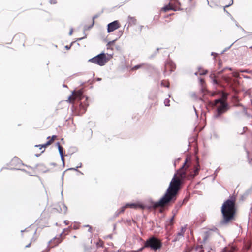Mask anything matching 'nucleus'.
<instances>
[{
  "label": "nucleus",
  "instance_id": "obj_1",
  "mask_svg": "<svg viewBox=\"0 0 252 252\" xmlns=\"http://www.w3.org/2000/svg\"><path fill=\"white\" fill-rule=\"evenodd\" d=\"M189 165L187 163L186 160L174 174L164 195L158 201L154 203V208L163 207L170 201L175 200L183 181L186 178H193L198 174L200 170L198 159H197L196 164L194 165L192 169H189Z\"/></svg>",
  "mask_w": 252,
  "mask_h": 252
},
{
  "label": "nucleus",
  "instance_id": "obj_2",
  "mask_svg": "<svg viewBox=\"0 0 252 252\" xmlns=\"http://www.w3.org/2000/svg\"><path fill=\"white\" fill-rule=\"evenodd\" d=\"M221 212L223 219L220 221L221 225L227 224L232 220L235 213V201L231 199L227 200L222 205Z\"/></svg>",
  "mask_w": 252,
  "mask_h": 252
},
{
  "label": "nucleus",
  "instance_id": "obj_3",
  "mask_svg": "<svg viewBox=\"0 0 252 252\" xmlns=\"http://www.w3.org/2000/svg\"><path fill=\"white\" fill-rule=\"evenodd\" d=\"M218 104H220V105L217 107V114L214 116L215 118H218L229 109L228 104L221 98H219L214 101V105L216 106Z\"/></svg>",
  "mask_w": 252,
  "mask_h": 252
},
{
  "label": "nucleus",
  "instance_id": "obj_4",
  "mask_svg": "<svg viewBox=\"0 0 252 252\" xmlns=\"http://www.w3.org/2000/svg\"><path fill=\"white\" fill-rule=\"evenodd\" d=\"M162 243L157 238L152 236L147 239L144 244V247L151 248L152 250L156 251L161 248Z\"/></svg>",
  "mask_w": 252,
  "mask_h": 252
},
{
  "label": "nucleus",
  "instance_id": "obj_5",
  "mask_svg": "<svg viewBox=\"0 0 252 252\" xmlns=\"http://www.w3.org/2000/svg\"><path fill=\"white\" fill-rule=\"evenodd\" d=\"M109 59L107 58L106 55L104 53H101L97 56L89 60V62L93 63L99 65V66H103L108 61Z\"/></svg>",
  "mask_w": 252,
  "mask_h": 252
},
{
  "label": "nucleus",
  "instance_id": "obj_6",
  "mask_svg": "<svg viewBox=\"0 0 252 252\" xmlns=\"http://www.w3.org/2000/svg\"><path fill=\"white\" fill-rule=\"evenodd\" d=\"M176 68L175 63L171 61H168L165 65L164 74L165 76L169 75Z\"/></svg>",
  "mask_w": 252,
  "mask_h": 252
},
{
  "label": "nucleus",
  "instance_id": "obj_7",
  "mask_svg": "<svg viewBox=\"0 0 252 252\" xmlns=\"http://www.w3.org/2000/svg\"><path fill=\"white\" fill-rule=\"evenodd\" d=\"M84 98H85V101L87 100L88 98L85 97L83 96L82 91L81 90H78L77 91H74L72 92V96H70L68 97V101L70 102L72 98L78 99L79 100H82Z\"/></svg>",
  "mask_w": 252,
  "mask_h": 252
},
{
  "label": "nucleus",
  "instance_id": "obj_8",
  "mask_svg": "<svg viewBox=\"0 0 252 252\" xmlns=\"http://www.w3.org/2000/svg\"><path fill=\"white\" fill-rule=\"evenodd\" d=\"M120 27L119 23L118 21H114L107 25V32L110 33L114 30L118 29Z\"/></svg>",
  "mask_w": 252,
  "mask_h": 252
},
{
  "label": "nucleus",
  "instance_id": "obj_9",
  "mask_svg": "<svg viewBox=\"0 0 252 252\" xmlns=\"http://www.w3.org/2000/svg\"><path fill=\"white\" fill-rule=\"evenodd\" d=\"M88 105L89 104L87 103V102H84L83 103L82 102H80L79 103V108L77 109L78 115H81L84 114L85 112Z\"/></svg>",
  "mask_w": 252,
  "mask_h": 252
},
{
  "label": "nucleus",
  "instance_id": "obj_10",
  "mask_svg": "<svg viewBox=\"0 0 252 252\" xmlns=\"http://www.w3.org/2000/svg\"><path fill=\"white\" fill-rule=\"evenodd\" d=\"M176 5H174L172 3H169L168 5H166L165 6H164L162 8V10L164 12H167L169 10H173L176 11L181 10L180 8H176Z\"/></svg>",
  "mask_w": 252,
  "mask_h": 252
},
{
  "label": "nucleus",
  "instance_id": "obj_11",
  "mask_svg": "<svg viewBox=\"0 0 252 252\" xmlns=\"http://www.w3.org/2000/svg\"><path fill=\"white\" fill-rule=\"evenodd\" d=\"M61 236H62V234H60V235L59 236V237H58V238H57V237L54 238L52 240H50L48 242L49 244L51 243V244L53 245L52 246V247H53L54 246H57L59 244H60L62 242V239L61 238Z\"/></svg>",
  "mask_w": 252,
  "mask_h": 252
},
{
  "label": "nucleus",
  "instance_id": "obj_12",
  "mask_svg": "<svg viewBox=\"0 0 252 252\" xmlns=\"http://www.w3.org/2000/svg\"><path fill=\"white\" fill-rule=\"evenodd\" d=\"M210 77L212 79V82L213 85H219L221 87H223V85H222L220 82H219L216 79V76L214 73H212L210 75Z\"/></svg>",
  "mask_w": 252,
  "mask_h": 252
},
{
  "label": "nucleus",
  "instance_id": "obj_13",
  "mask_svg": "<svg viewBox=\"0 0 252 252\" xmlns=\"http://www.w3.org/2000/svg\"><path fill=\"white\" fill-rule=\"evenodd\" d=\"M127 22L128 23V26H132L135 25L136 23V19L134 17H131L130 16H128Z\"/></svg>",
  "mask_w": 252,
  "mask_h": 252
},
{
  "label": "nucleus",
  "instance_id": "obj_14",
  "mask_svg": "<svg viewBox=\"0 0 252 252\" xmlns=\"http://www.w3.org/2000/svg\"><path fill=\"white\" fill-rule=\"evenodd\" d=\"M127 208L137 209L138 208H142V206L136 203H127L126 204Z\"/></svg>",
  "mask_w": 252,
  "mask_h": 252
},
{
  "label": "nucleus",
  "instance_id": "obj_15",
  "mask_svg": "<svg viewBox=\"0 0 252 252\" xmlns=\"http://www.w3.org/2000/svg\"><path fill=\"white\" fill-rule=\"evenodd\" d=\"M21 162L20 160L17 157H14L11 160V165H14L16 164L20 163Z\"/></svg>",
  "mask_w": 252,
  "mask_h": 252
},
{
  "label": "nucleus",
  "instance_id": "obj_16",
  "mask_svg": "<svg viewBox=\"0 0 252 252\" xmlns=\"http://www.w3.org/2000/svg\"><path fill=\"white\" fill-rule=\"evenodd\" d=\"M145 65H146V63H142L140 64L135 65L131 68V70H137L138 69L142 68L143 66H145Z\"/></svg>",
  "mask_w": 252,
  "mask_h": 252
},
{
  "label": "nucleus",
  "instance_id": "obj_17",
  "mask_svg": "<svg viewBox=\"0 0 252 252\" xmlns=\"http://www.w3.org/2000/svg\"><path fill=\"white\" fill-rule=\"evenodd\" d=\"M183 237V236H182V234H181L179 232H178L177 234V235L175 236V237L174 238V239L172 240L173 242H176V241H178L180 240V239L181 238Z\"/></svg>",
  "mask_w": 252,
  "mask_h": 252
},
{
  "label": "nucleus",
  "instance_id": "obj_18",
  "mask_svg": "<svg viewBox=\"0 0 252 252\" xmlns=\"http://www.w3.org/2000/svg\"><path fill=\"white\" fill-rule=\"evenodd\" d=\"M57 145L58 146V150H59V152L60 155H63V148L60 145V143L59 142H58L57 143Z\"/></svg>",
  "mask_w": 252,
  "mask_h": 252
},
{
  "label": "nucleus",
  "instance_id": "obj_19",
  "mask_svg": "<svg viewBox=\"0 0 252 252\" xmlns=\"http://www.w3.org/2000/svg\"><path fill=\"white\" fill-rule=\"evenodd\" d=\"M222 79L228 84L230 83L231 81V78L228 76H223L222 77Z\"/></svg>",
  "mask_w": 252,
  "mask_h": 252
},
{
  "label": "nucleus",
  "instance_id": "obj_20",
  "mask_svg": "<svg viewBox=\"0 0 252 252\" xmlns=\"http://www.w3.org/2000/svg\"><path fill=\"white\" fill-rule=\"evenodd\" d=\"M174 220V216H173L171 219L166 221V224L168 225H172L173 224Z\"/></svg>",
  "mask_w": 252,
  "mask_h": 252
},
{
  "label": "nucleus",
  "instance_id": "obj_21",
  "mask_svg": "<svg viewBox=\"0 0 252 252\" xmlns=\"http://www.w3.org/2000/svg\"><path fill=\"white\" fill-rule=\"evenodd\" d=\"M171 2L170 3H172L174 5H176V8H180L179 6L180 5V3L179 2L178 0H171Z\"/></svg>",
  "mask_w": 252,
  "mask_h": 252
},
{
  "label": "nucleus",
  "instance_id": "obj_22",
  "mask_svg": "<svg viewBox=\"0 0 252 252\" xmlns=\"http://www.w3.org/2000/svg\"><path fill=\"white\" fill-rule=\"evenodd\" d=\"M62 206H63V209L60 208V212H63L64 213H66L67 212V207L64 204H62Z\"/></svg>",
  "mask_w": 252,
  "mask_h": 252
},
{
  "label": "nucleus",
  "instance_id": "obj_23",
  "mask_svg": "<svg viewBox=\"0 0 252 252\" xmlns=\"http://www.w3.org/2000/svg\"><path fill=\"white\" fill-rule=\"evenodd\" d=\"M127 206H126V204L125 206H123L122 208H121L120 209H119V210L120 211L119 212H118V214H120L121 213H123V212H124L126 208H127Z\"/></svg>",
  "mask_w": 252,
  "mask_h": 252
},
{
  "label": "nucleus",
  "instance_id": "obj_24",
  "mask_svg": "<svg viewBox=\"0 0 252 252\" xmlns=\"http://www.w3.org/2000/svg\"><path fill=\"white\" fill-rule=\"evenodd\" d=\"M127 206H126V204L125 206H123L122 208H121L120 209H119V210L120 211L119 212H118V214H120L121 213H123V212H124L126 208H127Z\"/></svg>",
  "mask_w": 252,
  "mask_h": 252
},
{
  "label": "nucleus",
  "instance_id": "obj_25",
  "mask_svg": "<svg viewBox=\"0 0 252 252\" xmlns=\"http://www.w3.org/2000/svg\"><path fill=\"white\" fill-rule=\"evenodd\" d=\"M161 85L162 86H164V87H166L167 88H169L170 85H169V82L165 83L164 81H162V82L161 83Z\"/></svg>",
  "mask_w": 252,
  "mask_h": 252
},
{
  "label": "nucleus",
  "instance_id": "obj_26",
  "mask_svg": "<svg viewBox=\"0 0 252 252\" xmlns=\"http://www.w3.org/2000/svg\"><path fill=\"white\" fill-rule=\"evenodd\" d=\"M81 166H82V163H80V166H78L76 167L75 168H70L68 169L67 170L78 171L77 169L78 168L81 167Z\"/></svg>",
  "mask_w": 252,
  "mask_h": 252
},
{
  "label": "nucleus",
  "instance_id": "obj_27",
  "mask_svg": "<svg viewBox=\"0 0 252 252\" xmlns=\"http://www.w3.org/2000/svg\"><path fill=\"white\" fill-rule=\"evenodd\" d=\"M169 102H170V100H169V99H165L164 100V105L166 106H170Z\"/></svg>",
  "mask_w": 252,
  "mask_h": 252
},
{
  "label": "nucleus",
  "instance_id": "obj_28",
  "mask_svg": "<svg viewBox=\"0 0 252 252\" xmlns=\"http://www.w3.org/2000/svg\"><path fill=\"white\" fill-rule=\"evenodd\" d=\"M185 231H186V228L185 227H182L181 230H180V231L179 232L181 234H182V236H184V234L185 232Z\"/></svg>",
  "mask_w": 252,
  "mask_h": 252
},
{
  "label": "nucleus",
  "instance_id": "obj_29",
  "mask_svg": "<svg viewBox=\"0 0 252 252\" xmlns=\"http://www.w3.org/2000/svg\"><path fill=\"white\" fill-rule=\"evenodd\" d=\"M94 21H93L92 23V24L90 26H89L88 27H84V31L87 30H89L90 29L92 28L93 27V26H94Z\"/></svg>",
  "mask_w": 252,
  "mask_h": 252
},
{
  "label": "nucleus",
  "instance_id": "obj_30",
  "mask_svg": "<svg viewBox=\"0 0 252 252\" xmlns=\"http://www.w3.org/2000/svg\"><path fill=\"white\" fill-rule=\"evenodd\" d=\"M60 156H61V160L63 162V164L64 166V158L63 157V155H60Z\"/></svg>",
  "mask_w": 252,
  "mask_h": 252
},
{
  "label": "nucleus",
  "instance_id": "obj_31",
  "mask_svg": "<svg viewBox=\"0 0 252 252\" xmlns=\"http://www.w3.org/2000/svg\"><path fill=\"white\" fill-rule=\"evenodd\" d=\"M250 70H249V69H245V70H242L241 71V72L247 73H249V74H250Z\"/></svg>",
  "mask_w": 252,
  "mask_h": 252
},
{
  "label": "nucleus",
  "instance_id": "obj_32",
  "mask_svg": "<svg viewBox=\"0 0 252 252\" xmlns=\"http://www.w3.org/2000/svg\"><path fill=\"white\" fill-rule=\"evenodd\" d=\"M233 44H232L229 47L226 48L223 51L221 52V54H223L225 52H226L228 49H229L232 46Z\"/></svg>",
  "mask_w": 252,
  "mask_h": 252
},
{
  "label": "nucleus",
  "instance_id": "obj_33",
  "mask_svg": "<svg viewBox=\"0 0 252 252\" xmlns=\"http://www.w3.org/2000/svg\"><path fill=\"white\" fill-rule=\"evenodd\" d=\"M46 146H47V145H45V144H43V145H36L35 146V147H40V149H41L43 147H46Z\"/></svg>",
  "mask_w": 252,
  "mask_h": 252
},
{
  "label": "nucleus",
  "instance_id": "obj_34",
  "mask_svg": "<svg viewBox=\"0 0 252 252\" xmlns=\"http://www.w3.org/2000/svg\"><path fill=\"white\" fill-rule=\"evenodd\" d=\"M227 68H225L224 69H223L222 70H221V71H220L218 72V74L219 75H220L221 74V73H222L223 72H224V71Z\"/></svg>",
  "mask_w": 252,
  "mask_h": 252
},
{
  "label": "nucleus",
  "instance_id": "obj_35",
  "mask_svg": "<svg viewBox=\"0 0 252 252\" xmlns=\"http://www.w3.org/2000/svg\"><path fill=\"white\" fill-rule=\"evenodd\" d=\"M115 41V40H113V41L109 42L107 44V46H109L112 45L114 43Z\"/></svg>",
  "mask_w": 252,
  "mask_h": 252
},
{
  "label": "nucleus",
  "instance_id": "obj_36",
  "mask_svg": "<svg viewBox=\"0 0 252 252\" xmlns=\"http://www.w3.org/2000/svg\"><path fill=\"white\" fill-rule=\"evenodd\" d=\"M85 227H89L88 231L91 232V233L92 232V227H91V226H90L89 225H85Z\"/></svg>",
  "mask_w": 252,
  "mask_h": 252
},
{
  "label": "nucleus",
  "instance_id": "obj_37",
  "mask_svg": "<svg viewBox=\"0 0 252 252\" xmlns=\"http://www.w3.org/2000/svg\"><path fill=\"white\" fill-rule=\"evenodd\" d=\"M50 3L51 4H55L57 3V0H50Z\"/></svg>",
  "mask_w": 252,
  "mask_h": 252
},
{
  "label": "nucleus",
  "instance_id": "obj_38",
  "mask_svg": "<svg viewBox=\"0 0 252 252\" xmlns=\"http://www.w3.org/2000/svg\"><path fill=\"white\" fill-rule=\"evenodd\" d=\"M52 140H49L48 141H47L46 143H45V145H50L51 143H52Z\"/></svg>",
  "mask_w": 252,
  "mask_h": 252
},
{
  "label": "nucleus",
  "instance_id": "obj_39",
  "mask_svg": "<svg viewBox=\"0 0 252 252\" xmlns=\"http://www.w3.org/2000/svg\"><path fill=\"white\" fill-rule=\"evenodd\" d=\"M233 3V0H231V3L227 5H226L224 8V10H225V7H229V6H230L231 5H232Z\"/></svg>",
  "mask_w": 252,
  "mask_h": 252
},
{
  "label": "nucleus",
  "instance_id": "obj_40",
  "mask_svg": "<svg viewBox=\"0 0 252 252\" xmlns=\"http://www.w3.org/2000/svg\"><path fill=\"white\" fill-rule=\"evenodd\" d=\"M73 32V29L72 28H71L69 31V35H71L72 34Z\"/></svg>",
  "mask_w": 252,
  "mask_h": 252
},
{
  "label": "nucleus",
  "instance_id": "obj_41",
  "mask_svg": "<svg viewBox=\"0 0 252 252\" xmlns=\"http://www.w3.org/2000/svg\"><path fill=\"white\" fill-rule=\"evenodd\" d=\"M50 249L49 248H46L44 250L42 251L41 252H49Z\"/></svg>",
  "mask_w": 252,
  "mask_h": 252
},
{
  "label": "nucleus",
  "instance_id": "obj_42",
  "mask_svg": "<svg viewBox=\"0 0 252 252\" xmlns=\"http://www.w3.org/2000/svg\"><path fill=\"white\" fill-rule=\"evenodd\" d=\"M56 138V136L53 135V136H52V138L50 139V140H52V142H53L54 141V140L55 139V138Z\"/></svg>",
  "mask_w": 252,
  "mask_h": 252
},
{
  "label": "nucleus",
  "instance_id": "obj_43",
  "mask_svg": "<svg viewBox=\"0 0 252 252\" xmlns=\"http://www.w3.org/2000/svg\"><path fill=\"white\" fill-rule=\"evenodd\" d=\"M36 238H35L33 237V238L31 239V243H32V242H34V241H36Z\"/></svg>",
  "mask_w": 252,
  "mask_h": 252
},
{
  "label": "nucleus",
  "instance_id": "obj_44",
  "mask_svg": "<svg viewBox=\"0 0 252 252\" xmlns=\"http://www.w3.org/2000/svg\"><path fill=\"white\" fill-rule=\"evenodd\" d=\"M64 223L66 225H68V223H69V221H68V220H65L64 221Z\"/></svg>",
  "mask_w": 252,
  "mask_h": 252
},
{
  "label": "nucleus",
  "instance_id": "obj_45",
  "mask_svg": "<svg viewBox=\"0 0 252 252\" xmlns=\"http://www.w3.org/2000/svg\"><path fill=\"white\" fill-rule=\"evenodd\" d=\"M86 35L85 36V37H81V38H78L77 40V41H80V40H81L82 39L85 38L86 37Z\"/></svg>",
  "mask_w": 252,
  "mask_h": 252
},
{
  "label": "nucleus",
  "instance_id": "obj_46",
  "mask_svg": "<svg viewBox=\"0 0 252 252\" xmlns=\"http://www.w3.org/2000/svg\"><path fill=\"white\" fill-rule=\"evenodd\" d=\"M31 243H31V242H30L29 244H28V245H27L25 246V247H26V248H29V247H30V246H31Z\"/></svg>",
  "mask_w": 252,
  "mask_h": 252
},
{
  "label": "nucleus",
  "instance_id": "obj_47",
  "mask_svg": "<svg viewBox=\"0 0 252 252\" xmlns=\"http://www.w3.org/2000/svg\"><path fill=\"white\" fill-rule=\"evenodd\" d=\"M70 47H71V46H68V45H66V46H65V48L66 49L68 50V49H69L70 48Z\"/></svg>",
  "mask_w": 252,
  "mask_h": 252
},
{
  "label": "nucleus",
  "instance_id": "obj_48",
  "mask_svg": "<svg viewBox=\"0 0 252 252\" xmlns=\"http://www.w3.org/2000/svg\"><path fill=\"white\" fill-rule=\"evenodd\" d=\"M144 248H145V247H144V246L143 247H141V248H140V249H139L138 251H139V252L142 251L144 249Z\"/></svg>",
  "mask_w": 252,
  "mask_h": 252
},
{
  "label": "nucleus",
  "instance_id": "obj_49",
  "mask_svg": "<svg viewBox=\"0 0 252 252\" xmlns=\"http://www.w3.org/2000/svg\"><path fill=\"white\" fill-rule=\"evenodd\" d=\"M200 82L201 84H203L204 82V81L203 79H200Z\"/></svg>",
  "mask_w": 252,
  "mask_h": 252
},
{
  "label": "nucleus",
  "instance_id": "obj_50",
  "mask_svg": "<svg viewBox=\"0 0 252 252\" xmlns=\"http://www.w3.org/2000/svg\"><path fill=\"white\" fill-rule=\"evenodd\" d=\"M120 211L119 210H118L116 212H115V216H118L120 214H118V212H119Z\"/></svg>",
  "mask_w": 252,
  "mask_h": 252
},
{
  "label": "nucleus",
  "instance_id": "obj_51",
  "mask_svg": "<svg viewBox=\"0 0 252 252\" xmlns=\"http://www.w3.org/2000/svg\"><path fill=\"white\" fill-rule=\"evenodd\" d=\"M207 71L205 70L203 73H201V75H205L207 73Z\"/></svg>",
  "mask_w": 252,
  "mask_h": 252
},
{
  "label": "nucleus",
  "instance_id": "obj_52",
  "mask_svg": "<svg viewBox=\"0 0 252 252\" xmlns=\"http://www.w3.org/2000/svg\"><path fill=\"white\" fill-rule=\"evenodd\" d=\"M211 55H217V53H215V52H212Z\"/></svg>",
  "mask_w": 252,
  "mask_h": 252
},
{
  "label": "nucleus",
  "instance_id": "obj_53",
  "mask_svg": "<svg viewBox=\"0 0 252 252\" xmlns=\"http://www.w3.org/2000/svg\"><path fill=\"white\" fill-rule=\"evenodd\" d=\"M96 18V16H94L93 18V21H94V19Z\"/></svg>",
  "mask_w": 252,
  "mask_h": 252
},
{
  "label": "nucleus",
  "instance_id": "obj_54",
  "mask_svg": "<svg viewBox=\"0 0 252 252\" xmlns=\"http://www.w3.org/2000/svg\"><path fill=\"white\" fill-rule=\"evenodd\" d=\"M226 69H229V70H232V68H228V67H226Z\"/></svg>",
  "mask_w": 252,
  "mask_h": 252
},
{
  "label": "nucleus",
  "instance_id": "obj_55",
  "mask_svg": "<svg viewBox=\"0 0 252 252\" xmlns=\"http://www.w3.org/2000/svg\"><path fill=\"white\" fill-rule=\"evenodd\" d=\"M250 74H251V75H252V69L250 70Z\"/></svg>",
  "mask_w": 252,
  "mask_h": 252
},
{
  "label": "nucleus",
  "instance_id": "obj_56",
  "mask_svg": "<svg viewBox=\"0 0 252 252\" xmlns=\"http://www.w3.org/2000/svg\"><path fill=\"white\" fill-rule=\"evenodd\" d=\"M143 26H141L140 27V30H142V29L143 28Z\"/></svg>",
  "mask_w": 252,
  "mask_h": 252
},
{
  "label": "nucleus",
  "instance_id": "obj_57",
  "mask_svg": "<svg viewBox=\"0 0 252 252\" xmlns=\"http://www.w3.org/2000/svg\"><path fill=\"white\" fill-rule=\"evenodd\" d=\"M174 166H176V161H174Z\"/></svg>",
  "mask_w": 252,
  "mask_h": 252
},
{
  "label": "nucleus",
  "instance_id": "obj_58",
  "mask_svg": "<svg viewBox=\"0 0 252 252\" xmlns=\"http://www.w3.org/2000/svg\"><path fill=\"white\" fill-rule=\"evenodd\" d=\"M78 172L80 173V174H83V173L81 171H78Z\"/></svg>",
  "mask_w": 252,
  "mask_h": 252
},
{
  "label": "nucleus",
  "instance_id": "obj_59",
  "mask_svg": "<svg viewBox=\"0 0 252 252\" xmlns=\"http://www.w3.org/2000/svg\"><path fill=\"white\" fill-rule=\"evenodd\" d=\"M234 75V76H237V74H236V73H234V75Z\"/></svg>",
  "mask_w": 252,
  "mask_h": 252
},
{
  "label": "nucleus",
  "instance_id": "obj_60",
  "mask_svg": "<svg viewBox=\"0 0 252 252\" xmlns=\"http://www.w3.org/2000/svg\"><path fill=\"white\" fill-rule=\"evenodd\" d=\"M21 170H22L23 171H24V172H26V170L25 169H21Z\"/></svg>",
  "mask_w": 252,
  "mask_h": 252
},
{
  "label": "nucleus",
  "instance_id": "obj_61",
  "mask_svg": "<svg viewBox=\"0 0 252 252\" xmlns=\"http://www.w3.org/2000/svg\"><path fill=\"white\" fill-rule=\"evenodd\" d=\"M101 78H97L98 81H100V80H101Z\"/></svg>",
  "mask_w": 252,
  "mask_h": 252
},
{
  "label": "nucleus",
  "instance_id": "obj_62",
  "mask_svg": "<svg viewBox=\"0 0 252 252\" xmlns=\"http://www.w3.org/2000/svg\"><path fill=\"white\" fill-rule=\"evenodd\" d=\"M63 86L64 87H67V86H66V85H63Z\"/></svg>",
  "mask_w": 252,
  "mask_h": 252
},
{
  "label": "nucleus",
  "instance_id": "obj_63",
  "mask_svg": "<svg viewBox=\"0 0 252 252\" xmlns=\"http://www.w3.org/2000/svg\"><path fill=\"white\" fill-rule=\"evenodd\" d=\"M132 252H139V251H132Z\"/></svg>",
  "mask_w": 252,
  "mask_h": 252
},
{
  "label": "nucleus",
  "instance_id": "obj_64",
  "mask_svg": "<svg viewBox=\"0 0 252 252\" xmlns=\"http://www.w3.org/2000/svg\"><path fill=\"white\" fill-rule=\"evenodd\" d=\"M159 48H157V52L159 50Z\"/></svg>",
  "mask_w": 252,
  "mask_h": 252
}]
</instances>
